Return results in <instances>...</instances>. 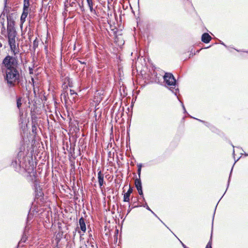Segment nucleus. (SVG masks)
<instances>
[{"label":"nucleus","mask_w":248,"mask_h":248,"mask_svg":"<svg viewBox=\"0 0 248 248\" xmlns=\"http://www.w3.org/2000/svg\"><path fill=\"white\" fill-rule=\"evenodd\" d=\"M20 68L8 69L6 70L5 79L8 84L11 87H14L16 84L20 82Z\"/></svg>","instance_id":"f03ea898"},{"label":"nucleus","mask_w":248,"mask_h":248,"mask_svg":"<svg viewBox=\"0 0 248 248\" xmlns=\"http://www.w3.org/2000/svg\"><path fill=\"white\" fill-rule=\"evenodd\" d=\"M18 159L16 158H15L12 162L11 165L16 169V170H18L21 168H24V164L20 162V164L18 163Z\"/></svg>","instance_id":"423d86ee"},{"label":"nucleus","mask_w":248,"mask_h":248,"mask_svg":"<svg viewBox=\"0 0 248 248\" xmlns=\"http://www.w3.org/2000/svg\"><path fill=\"white\" fill-rule=\"evenodd\" d=\"M182 107H183V109H184V112H185H185H186V108H185V106H184V105H183V103H182Z\"/></svg>","instance_id":"7c9ffc66"},{"label":"nucleus","mask_w":248,"mask_h":248,"mask_svg":"<svg viewBox=\"0 0 248 248\" xmlns=\"http://www.w3.org/2000/svg\"><path fill=\"white\" fill-rule=\"evenodd\" d=\"M131 210V208H130V206L129 205V209H128V211H127V215L128 214H129V213L130 212Z\"/></svg>","instance_id":"c756f323"},{"label":"nucleus","mask_w":248,"mask_h":248,"mask_svg":"<svg viewBox=\"0 0 248 248\" xmlns=\"http://www.w3.org/2000/svg\"><path fill=\"white\" fill-rule=\"evenodd\" d=\"M3 64L6 70L20 68L17 59L13 56L7 55L3 60Z\"/></svg>","instance_id":"20e7f679"},{"label":"nucleus","mask_w":248,"mask_h":248,"mask_svg":"<svg viewBox=\"0 0 248 248\" xmlns=\"http://www.w3.org/2000/svg\"><path fill=\"white\" fill-rule=\"evenodd\" d=\"M245 155L246 156H248V154H245Z\"/></svg>","instance_id":"4c0bfd02"},{"label":"nucleus","mask_w":248,"mask_h":248,"mask_svg":"<svg viewBox=\"0 0 248 248\" xmlns=\"http://www.w3.org/2000/svg\"><path fill=\"white\" fill-rule=\"evenodd\" d=\"M25 153L21 150L18 153L17 156L16 157L17 159H18V163L20 164V162H22L24 164V162L25 161Z\"/></svg>","instance_id":"0eeeda50"},{"label":"nucleus","mask_w":248,"mask_h":248,"mask_svg":"<svg viewBox=\"0 0 248 248\" xmlns=\"http://www.w3.org/2000/svg\"><path fill=\"white\" fill-rule=\"evenodd\" d=\"M98 180L100 187L104 185V174L101 170L98 172Z\"/></svg>","instance_id":"9b49d317"},{"label":"nucleus","mask_w":248,"mask_h":248,"mask_svg":"<svg viewBox=\"0 0 248 248\" xmlns=\"http://www.w3.org/2000/svg\"><path fill=\"white\" fill-rule=\"evenodd\" d=\"M212 39L211 36L208 33H204L202 36V41L204 43H208Z\"/></svg>","instance_id":"6e6552de"},{"label":"nucleus","mask_w":248,"mask_h":248,"mask_svg":"<svg viewBox=\"0 0 248 248\" xmlns=\"http://www.w3.org/2000/svg\"><path fill=\"white\" fill-rule=\"evenodd\" d=\"M27 240V236L25 234L23 235L22 237L21 238L20 241H19L18 244L21 245L22 243H25Z\"/></svg>","instance_id":"6ab92c4d"},{"label":"nucleus","mask_w":248,"mask_h":248,"mask_svg":"<svg viewBox=\"0 0 248 248\" xmlns=\"http://www.w3.org/2000/svg\"><path fill=\"white\" fill-rule=\"evenodd\" d=\"M70 93L71 95H74L75 94L76 95H77V93L73 90H70Z\"/></svg>","instance_id":"393cba45"},{"label":"nucleus","mask_w":248,"mask_h":248,"mask_svg":"<svg viewBox=\"0 0 248 248\" xmlns=\"http://www.w3.org/2000/svg\"><path fill=\"white\" fill-rule=\"evenodd\" d=\"M29 6H30V0H24L23 9L29 10Z\"/></svg>","instance_id":"2eb2a0df"},{"label":"nucleus","mask_w":248,"mask_h":248,"mask_svg":"<svg viewBox=\"0 0 248 248\" xmlns=\"http://www.w3.org/2000/svg\"><path fill=\"white\" fill-rule=\"evenodd\" d=\"M137 190L138 191L139 195L142 197L143 201H145V199H144V196H143V191H142V189H138Z\"/></svg>","instance_id":"aec40b11"},{"label":"nucleus","mask_w":248,"mask_h":248,"mask_svg":"<svg viewBox=\"0 0 248 248\" xmlns=\"http://www.w3.org/2000/svg\"><path fill=\"white\" fill-rule=\"evenodd\" d=\"M220 43L223 45L224 46H225V47H227V46L226 45L224 44V43L223 42H221V41H220Z\"/></svg>","instance_id":"2f4dec72"},{"label":"nucleus","mask_w":248,"mask_h":248,"mask_svg":"<svg viewBox=\"0 0 248 248\" xmlns=\"http://www.w3.org/2000/svg\"><path fill=\"white\" fill-rule=\"evenodd\" d=\"M182 246L184 247V248H189L187 247L185 245H184L183 243H182Z\"/></svg>","instance_id":"473e14b6"},{"label":"nucleus","mask_w":248,"mask_h":248,"mask_svg":"<svg viewBox=\"0 0 248 248\" xmlns=\"http://www.w3.org/2000/svg\"><path fill=\"white\" fill-rule=\"evenodd\" d=\"M196 120L199 121L200 122H202V123H203L206 126H208V127H209L210 126V124L209 123H207V122H206L205 121H203L202 120H200V119H196Z\"/></svg>","instance_id":"412c9836"},{"label":"nucleus","mask_w":248,"mask_h":248,"mask_svg":"<svg viewBox=\"0 0 248 248\" xmlns=\"http://www.w3.org/2000/svg\"><path fill=\"white\" fill-rule=\"evenodd\" d=\"M78 62L82 64L86 65V62H82L80 61H78Z\"/></svg>","instance_id":"cd10ccee"},{"label":"nucleus","mask_w":248,"mask_h":248,"mask_svg":"<svg viewBox=\"0 0 248 248\" xmlns=\"http://www.w3.org/2000/svg\"><path fill=\"white\" fill-rule=\"evenodd\" d=\"M87 2L88 6H92L93 5V2L92 0H87Z\"/></svg>","instance_id":"4be33fe9"},{"label":"nucleus","mask_w":248,"mask_h":248,"mask_svg":"<svg viewBox=\"0 0 248 248\" xmlns=\"http://www.w3.org/2000/svg\"><path fill=\"white\" fill-rule=\"evenodd\" d=\"M214 218L212 220V225H213Z\"/></svg>","instance_id":"ea45409f"},{"label":"nucleus","mask_w":248,"mask_h":248,"mask_svg":"<svg viewBox=\"0 0 248 248\" xmlns=\"http://www.w3.org/2000/svg\"><path fill=\"white\" fill-rule=\"evenodd\" d=\"M2 46V44L0 43V47Z\"/></svg>","instance_id":"58836bf2"},{"label":"nucleus","mask_w":248,"mask_h":248,"mask_svg":"<svg viewBox=\"0 0 248 248\" xmlns=\"http://www.w3.org/2000/svg\"><path fill=\"white\" fill-rule=\"evenodd\" d=\"M232 169H233V167L232 168V170H231V172H230V176H229V180H228V186L229 185V183H230V177H231V174H232Z\"/></svg>","instance_id":"a878e982"},{"label":"nucleus","mask_w":248,"mask_h":248,"mask_svg":"<svg viewBox=\"0 0 248 248\" xmlns=\"http://www.w3.org/2000/svg\"><path fill=\"white\" fill-rule=\"evenodd\" d=\"M164 81L166 84V87L169 88L170 90L177 95L179 92L178 85L173 75L170 73H165L163 76Z\"/></svg>","instance_id":"7ed1b4c3"},{"label":"nucleus","mask_w":248,"mask_h":248,"mask_svg":"<svg viewBox=\"0 0 248 248\" xmlns=\"http://www.w3.org/2000/svg\"><path fill=\"white\" fill-rule=\"evenodd\" d=\"M16 105H17V107L18 108L20 109V108L22 105L21 98L20 97H19L16 99Z\"/></svg>","instance_id":"f3484780"},{"label":"nucleus","mask_w":248,"mask_h":248,"mask_svg":"<svg viewBox=\"0 0 248 248\" xmlns=\"http://www.w3.org/2000/svg\"><path fill=\"white\" fill-rule=\"evenodd\" d=\"M140 206H138V205H135L134 206L133 208H135V207H139Z\"/></svg>","instance_id":"e433bc0d"},{"label":"nucleus","mask_w":248,"mask_h":248,"mask_svg":"<svg viewBox=\"0 0 248 248\" xmlns=\"http://www.w3.org/2000/svg\"><path fill=\"white\" fill-rule=\"evenodd\" d=\"M4 1H5V6H6V4H7V0H4Z\"/></svg>","instance_id":"c9c22d12"},{"label":"nucleus","mask_w":248,"mask_h":248,"mask_svg":"<svg viewBox=\"0 0 248 248\" xmlns=\"http://www.w3.org/2000/svg\"><path fill=\"white\" fill-rule=\"evenodd\" d=\"M238 52H245V51H243V50H238V49H235ZM245 52L246 53H248V51H245Z\"/></svg>","instance_id":"c85d7f7f"},{"label":"nucleus","mask_w":248,"mask_h":248,"mask_svg":"<svg viewBox=\"0 0 248 248\" xmlns=\"http://www.w3.org/2000/svg\"><path fill=\"white\" fill-rule=\"evenodd\" d=\"M215 212H216V209L214 211V214H215Z\"/></svg>","instance_id":"de8ad7c7"},{"label":"nucleus","mask_w":248,"mask_h":248,"mask_svg":"<svg viewBox=\"0 0 248 248\" xmlns=\"http://www.w3.org/2000/svg\"><path fill=\"white\" fill-rule=\"evenodd\" d=\"M73 3H74V2H73L71 4V6H73Z\"/></svg>","instance_id":"a19ab883"},{"label":"nucleus","mask_w":248,"mask_h":248,"mask_svg":"<svg viewBox=\"0 0 248 248\" xmlns=\"http://www.w3.org/2000/svg\"><path fill=\"white\" fill-rule=\"evenodd\" d=\"M143 207L146 208L148 210L150 211L156 217H157L162 223H163L165 225V224L162 221H161L159 218L157 216V215L150 209V208L148 206L147 203L145 202L144 204L142 205Z\"/></svg>","instance_id":"4468645a"},{"label":"nucleus","mask_w":248,"mask_h":248,"mask_svg":"<svg viewBox=\"0 0 248 248\" xmlns=\"http://www.w3.org/2000/svg\"><path fill=\"white\" fill-rule=\"evenodd\" d=\"M165 227H166V228H167V229H169V227H168V226H167V225H165Z\"/></svg>","instance_id":"c03bdc74"},{"label":"nucleus","mask_w":248,"mask_h":248,"mask_svg":"<svg viewBox=\"0 0 248 248\" xmlns=\"http://www.w3.org/2000/svg\"><path fill=\"white\" fill-rule=\"evenodd\" d=\"M135 185L137 190L142 189L140 178H137L135 180Z\"/></svg>","instance_id":"ddd939ff"},{"label":"nucleus","mask_w":248,"mask_h":248,"mask_svg":"<svg viewBox=\"0 0 248 248\" xmlns=\"http://www.w3.org/2000/svg\"><path fill=\"white\" fill-rule=\"evenodd\" d=\"M2 27L1 28V33H2V34H4L3 32H5V27L4 26V24H2Z\"/></svg>","instance_id":"b1692460"},{"label":"nucleus","mask_w":248,"mask_h":248,"mask_svg":"<svg viewBox=\"0 0 248 248\" xmlns=\"http://www.w3.org/2000/svg\"><path fill=\"white\" fill-rule=\"evenodd\" d=\"M89 7L91 12H95V11L93 8V5L92 6H89Z\"/></svg>","instance_id":"bb28decb"},{"label":"nucleus","mask_w":248,"mask_h":248,"mask_svg":"<svg viewBox=\"0 0 248 248\" xmlns=\"http://www.w3.org/2000/svg\"><path fill=\"white\" fill-rule=\"evenodd\" d=\"M30 217V215H28V218H27V222L29 221V218Z\"/></svg>","instance_id":"72a5a7b5"},{"label":"nucleus","mask_w":248,"mask_h":248,"mask_svg":"<svg viewBox=\"0 0 248 248\" xmlns=\"http://www.w3.org/2000/svg\"><path fill=\"white\" fill-rule=\"evenodd\" d=\"M165 227H166V228H167V229H169V227H168V226H167V225H165Z\"/></svg>","instance_id":"79ce46f5"},{"label":"nucleus","mask_w":248,"mask_h":248,"mask_svg":"<svg viewBox=\"0 0 248 248\" xmlns=\"http://www.w3.org/2000/svg\"><path fill=\"white\" fill-rule=\"evenodd\" d=\"M133 192V189L131 187H129V189H128L127 191L124 194V202H129L130 200V194Z\"/></svg>","instance_id":"1a4fd4ad"},{"label":"nucleus","mask_w":248,"mask_h":248,"mask_svg":"<svg viewBox=\"0 0 248 248\" xmlns=\"http://www.w3.org/2000/svg\"><path fill=\"white\" fill-rule=\"evenodd\" d=\"M38 46V41L37 38L33 42V48L35 50Z\"/></svg>","instance_id":"a211bd4d"},{"label":"nucleus","mask_w":248,"mask_h":248,"mask_svg":"<svg viewBox=\"0 0 248 248\" xmlns=\"http://www.w3.org/2000/svg\"><path fill=\"white\" fill-rule=\"evenodd\" d=\"M165 227H166V228H167V229H169V227H168V226H167V225H165Z\"/></svg>","instance_id":"37998d69"},{"label":"nucleus","mask_w":248,"mask_h":248,"mask_svg":"<svg viewBox=\"0 0 248 248\" xmlns=\"http://www.w3.org/2000/svg\"><path fill=\"white\" fill-rule=\"evenodd\" d=\"M165 227H166V228H167V229H169V227H168V226H167V225H165Z\"/></svg>","instance_id":"a18cd8bd"},{"label":"nucleus","mask_w":248,"mask_h":248,"mask_svg":"<svg viewBox=\"0 0 248 248\" xmlns=\"http://www.w3.org/2000/svg\"><path fill=\"white\" fill-rule=\"evenodd\" d=\"M73 232L75 233V234L76 233V231H75V232Z\"/></svg>","instance_id":"09e8293b"},{"label":"nucleus","mask_w":248,"mask_h":248,"mask_svg":"<svg viewBox=\"0 0 248 248\" xmlns=\"http://www.w3.org/2000/svg\"><path fill=\"white\" fill-rule=\"evenodd\" d=\"M79 224L80 225V228L82 231H83L84 232H86V224L85 222L84 219L83 218V217H81L79 219Z\"/></svg>","instance_id":"9d476101"},{"label":"nucleus","mask_w":248,"mask_h":248,"mask_svg":"<svg viewBox=\"0 0 248 248\" xmlns=\"http://www.w3.org/2000/svg\"><path fill=\"white\" fill-rule=\"evenodd\" d=\"M34 191L35 193V199H39L43 197L44 193L42 191V188L41 186L37 184V182L35 181L34 183Z\"/></svg>","instance_id":"39448f33"},{"label":"nucleus","mask_w":248,"mask_h":248,"mask_svg":"<svg viewBox=\"0 0 248 248\" xmlns=\"http://www.w3.org/2000/svg\"><path fill=\"white\" fill-rule=\"evenodd\" d=\"M28 11L29 10L23 9V11L20 17L21 22L24 23L25 21L26 18L28 15Z\"/></svg>","instance_id":"f8f14e48"},{"label":"nucleus","mask_w":248,"mask_h":248,"mask_svg":"<svg viewBox=\"0 0 248 248\" xmlns=\"http://www.w3.org/2000/svg\"><path fill=\"white\" fill-rule=\"evenodd\" d=\"M29 70H30V74L32 73L31 71L32 70V68H29Z\"/></svg>","instance_id":"f704fd0d"},{"label":"nucleus","mask_w":248,"mask_h":248,"mask_svg":"<svg viewBox=\"0 0 248 248\" xmlns=\"http://www.w3.org/2000/svg\"><path fill=\"white\" fill-rule=\"evenodd\" d=\"M212 234L211 233V239L212 238Z\"/></svg>","instance_id":"49530a36"},{"label":"nucleus","mask_w":248,"mask_h":248,"mask_svg":"<svg viewBox=\"0 0 248 248\" xmlns=\"http://www.w3.org/2000/svg\"><path fill=\"white\" fill-rule=\"evenodd\" d=\"M138 166V170H137V173L139 176V178H140V174H141V168H142V164L140 163L137 165Z\"/></svg>","instance_id":"dca6fc26"},{"label":"nucleus","mask_w":248,"mask_h":248,"mask_svg":"<svg viewBox=\"0 0 248 248\" xmlns=\"http://www.w3.org/2000/svg\"><path fill=\"white\" fill-rule=\"evenodd\" d=\"M206 248H212L211 242L210 241L207 243Z\"/></svg>","instance_id":"5701e85b"},{"label":"nucleus","mask_w":248,"mask_h":248,"mask_svg":"<svg viewBox=\"0 0 248 248\" xmlns=\"http://www.w3.org/2000/svg\"><path fill=\"white\" fill-rule=\"evenodd\" d=\"M7 37L8 39V44L10 46L11 51L13 52L14 55L18 54L19 52L16 43V31L15 26V21L11 15H7Z\"/></svg>","instance_id":"f257e3e1"}]
</instances>
